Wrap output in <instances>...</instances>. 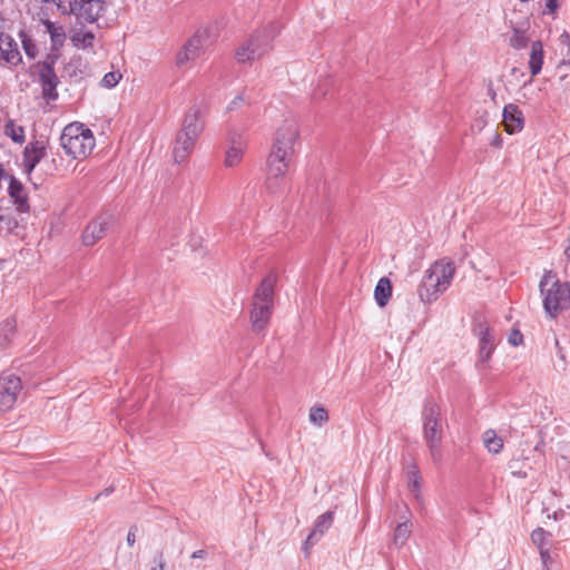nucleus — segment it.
Here are the masks:
<instances>
[{
	"label": "nucleus",
	"instance_id": "obj_1",
	"mask_svg": "<svg viewBox=\"0 0 570 570\" xmlns=\"http://www.w3.org/2000/svg\"><path fill=\"white\" fill-rule=\"evenodd\" d=\"M298 137L299 132L295 120H285L274 135L266 159V187L272 194L278 193L284 184Z\"/></svg>",
	"mask_w": 570,
	"mask_h": 570
},
{
	"label": "nucleus",
	"instance_id": "obj_2",
	"mask_svg": "<svg viewBox=\"0 0 570 570\" xmlns=\"http://www.w3.org/2000/svg\"><path fill=\"white\" fill-rule=\"evenodd\" d=\"M276 283L277 274L269 272L253 295L249 320L252 331L256 334L263 333L271 321Z\"/></svg>",
	"mask_w": 570,
	"mask_h": 570
},
{
	"label": "nucleus",
	"instance_id": "obj_3",
	"mask_svg": "<svg viewBox=\"0 0 570 570\" xmlns=\"http://www.w3.org/2000/svg\"><path fill=\"white\" fill-rule=\"evenodd\" d=\"M455 274L454 263L442 258L436 261L425 272L419 286V297L423 303L435 301L441 293L446 291Z\"/></svg>",
	"mask_w": 570,
	"mask_h": 570
},
{
	"label": "nucleus",
	"instance_id": "obj_4",
	"mask_svg": "<svg viewBox=\"0 0 570 570\" xmlns=\"http://www.w3.org/2000/svg\"><path fill=\"white\" fill-rule=\"evenodd\" d=\"M540 293L546 314L557 318L562 312L570 309V282H561L551 272H547L540 283Z\"/></svg>",
	"mask_w": 570,
	"mask_h": 570
},
{
	"label": "nucleus",
	"instance_id": "obj_5",
	"mask_svg": "<svg viewBox=\"0 0 570 570\" xmlns=\"http://www.w3.org/2000/svg\"><path fill=\"white\" fill-rule=\"evenodd\" d=\"M423 439L430 450L434 463L442 461L443 422L441 410L432 400H425L422 409Z\"/></svg>",
	"mask_w": 570,
	"mask_h": 570
},
{
	"label": "nucleus",
	"instance_id": "obj_6",
	"mask_svg": "<svg viewBox=\"0 0 570 570\" xmlns=\"http://www.w3.org/2000/svg\"><path fill=\"white\" fill-rule=\"evenodd\" d=\"M60 144L75 159L86 158L95 147V137L82 124H70L62 130Z\"/></svg>",
	"mask_w": 570,
	"mask_h": 570
},
{
	"label": "nucleus",
	"instance_id": "obj_7",
	"mask_svg": "<svg viewBox=\"0 0 570 570\" xmlns=\"http://www.w3.org/2000/svg\"><path fill=\"white\" fill-rule=\"evenodd\" d=\"M61 14L75 16L81 23H96L106 10V0H52Z\"/></svg>",
	"mask_w": 570,
	"mask_h": 570
},
{
	"label": "nucleus",
	"instance_id": "obj_8",
	"mask_svg": "<svg viewBox=\"0 0 570 570\" xmlns=\"http://www.w3.org/2000/svg\"><path fill=\"white\" fill-rule=\"evenodd\" d=\"M281 28L277 22H269L268 24L253 31L248 40L257 55V58L263 57L265 53L273 49V41L279 35Z\"/></svg>",
	"mask_w": 570,
	"mask_h": 570
},
{
	"label": "nucleus",
	"instance_id": "obj_9",
	"mask_svg": "<svg viewBox=\"0 0 570 570\" xmlns=\"http://www.w3.org/2000/svg\"><path fill=\"white\" fill-rule=\"evenodd\" d=\"M30 73L37 75L38 80L42 87V95L47 101L56 100L58 98L57 87L59 77L55 68L47 63H33L30 67Z\"/></svg>",
	"mask_w": 570,
	"mask_h": 570
},
{
	"label": "nucleus",
	"instance_id": "obj_10",
	"mask_svg": "<svg viewBox=\"0 0 570 570\" xmlns=\"http://www.w3.org/2000/svg\"><path fill=\"white\" fill-rule=\"evenodd\" d=\"M209 38V31L206 28H200L185 42L179 52L177 53L176 62L183 66L200 56L204 43Z\"/></svg>",
	"mask_w": 570,
	"mask_h": 570
},
{
	"label": "nucleus",
	"instance_id": "obj_11",
	"mask_svg": "<svg viewBox=\"0 0 570 570\" xmlns=\"http://www.w3.org/2000/svg\"><path fill=\"white\" fill-rule=\"evenodd\" d=\"M21 389L22 383L19 376L14 374H2L0 376V412L13 407Z\"/></svg>",
	"mask_w": 570,
	"mask_h": 570
},
{
	"label": "nucleus",
	"instance_id": "obj_12",
	"mask_svg": "<svg viewBox=\"0 0 570 570\" xmlns=\"http://www.w3.org/2000/svg\"><path fill=\"white\" fill-rule=\"evenodd\" d=\"M114 217L109 213H104L91 220L85 228L81 239L85 246H92L100 240L112 224Z\"/></svg>",
	"mask_w": 570,
	"mask_h": 570
},
{
	"label": "nucleus",
	"instance_id": "obj_13",
	"mask_svg": "<svg viewBox=\"0 0 570 570\" xmlns=\"http://www.w3.org/2000/svg\"><path fill=\"white\" fill-rule=\"evenodd\" d=\"M473 333L479 337L480 340V358L482 362H485L490 358L492 351L494 350L495 345V335L488 325V323L484 320H476L473 326Z\"/></svg>",
	"mask_w": 570,
	"mask_h": 570
},
{
	"label": "nucleus",
	"instance_id": "obj_14",
	"mask_svg": "<svg viewBox=\"0 0 570 570\" xmlns=\"http://www.w3.org/2000/svg\"><path fill=\"white\" fill-rule=\"evenodd\" d=\"M205 109H189L183 119L179 132L198 139L205 128Z\"/></svg>",
	"mask_w": 570,
	"mask_h": 570
},
{
	"label": "nucleus",
	"instance_id": "obj_15",
	"mask_svg": "<svg viewBox=\"0 0 570 570\" xmlns=\"http://www.w3.org/2000/svg\"><path fill=\"white\" fill-rule=\"evenodd\" d=\"M334 520V512L327 511L321 514L315 523L311 533L307 535L305 542L303 543V550L306 554L309 553V549L315 546L320 539L324 535V533L332 527Z\"/></svg>",
	"mask_w": 570,
	"mask_h": 570
},
{
	"label": "nucleus",
	"instance_id": "obj_16",
	"mask_svg": "<svg viewBox=\"0 0 570 570\" xmlns=\"http://www.w3.org/2000/svg\"><path fill=\"white\" fill-rule=\"evenodd\" d=\"M46 154L47 151L43 141H30L22 153L23 171L27 175H30Z\"/></svg>",
	"mask_w": 570,
	"mask_h": 570
},
{
	"label": "nucleus",
	"instance_id": "obj_17",
	"mask_svg": "<svg viewBox=\"0 0 570 570\" xmlns=\"http://www.w3.org/2000/svg\"><path fill=\"white\" fill-rule=\"evenodd\" d=\"M9 179L8 195L10 196L17 210L20 213H28L30 209L29 198L23 184L14 176H6Z\"/></svg>",
	"mask_w": 570,
	"mask_h": 570
},
{
	"label": "nucleus",
	"instance_id": "obj_18",
	"mask_svg": "<svg viewBox=\"0 0 570 570\" xmlns=\"http://www.w3.org/2000/svg\"><path fill=\"white\" fill-rule=\"evenodd\" d=\"M196 141L197 138L187 136L178 131L173 148L174 161L176 164L185 163L189 155L193 153Z\"/></svg>",
	"mask_w": 570,
	"mask_h": 570
},
{
	"label": "nucleus",
	"instance_id": "obj_19",
	"mask_svg": "<svg viewBox=\"0 0 570 570\" xmlns=\"http://www.w3.org/2000/svg\"><path fill=\"white\" fill-rule=\"evenodd\" d=\"M502 126L508 134H515L524 126L521 109H502Z\"/></svg>",
	"mask_w": 570,
	"mask_h": 570
},
{
	"label": "nucleus",
	"instance_id": "obj_20",
	"mask_svg": "<svg viewBox=\"0 0 570 570\" xmlns=\"http://www.w3.org/2000/svg\"><path fill=\"white\" fill-rule=\"evenodd\" d=\"M4 48L0 49V59L6 61L11 66H18L22 62V56L19 51L18 43L16 40L8 33L4 37Z\"/></svg>",
	"mask_w": 570,
	"mask_h": 570
},
{
	"label": "nucleus",
	"instance_id": "obj_21",
	"mask_svg": "<svg viewBox=\"0 0 570 570\" xmlns=\"http://www.w3.org/2000/svg\"><path fill=\"white\" fill-rule=\"evenodd\" d=\"M543 45L540 40L533 41L531 45L529 69L531 76H537L541 72L543 66Z\"/></svg>",
	"mask_w": 570,
	"mask_h": 570
},
{
	"label": "nucleus",
	"instance_id": "obj_22",
	"mask_svg": "<svg viewBox=\"0 0 570 570\" xmlns=\"http://www.w3.org/2000/svg\"><path fill=\"white\" fill-rule=\"evenodd\" d=\"M392 296V284L387 277L379 279L375 289L374 297L380 307H384Z\"/></svg>",
	"mask_w": 570,
	"mask_h": 570
},
{
	"label": "nucleus",
	"instance_id": "obj_23",
	"mask_svg": "<svg viewBox=\"0 0 570 570\" xmlns=\"http://www.w3.org/2000/svg\"><path fill=\"white\" fill-rule=\"evenodd\" d=\"M16 330L17 321L14 317H9L0 323V351L9 346Z\"/></svg>",
	"mask_w": 570,
	"mask_h": 570
},
{
	"label": "nucleus",
	"instance_id": "obj_24",
	"mask_svg": "<svg viewBox=\"0 0 570 570\" xmlns=\"http://www.w3.org/2000/svg\"><path fill=\"white\" fill-rule=\"evenodd\" d=\"M483 444L490 453L498 454L502 451L503 440L494 430H487L482 435Z\"/></svg>",
	"mask_w": 570,
	"mask_h": 570
},
{
	"label": "nucleus",
	"instance_id": "obj_25",
	"mask_svg": "<svg viewBox=\"0 0 570 570\" xmlns=\"http://www.w3.org/2000/svg\"><path fill=\"white\" fill-rule=\"evenodd\" d=\"M234 57L238 63L252 62L257 58L248 38L235 50Z\"/></svg>",
	"mask_w": 570,
	"mask_h": 570
},
{
	"label": "nucleus",
	"instance_id": "obj_26",
	"mask_svg": "<svg viewBox=\"0 0 570 570\" xmlns=\"http://www.w3.org/2000/svg\"><path fill=\"white\" fill-rule=\"evenodd\" d=\"M243 144L240 141L233 142V145L227 149L225 156V166L234 167L242 161L243 158Z\"/></svg>",
	"mask_w": 570,
	"mask_h": 570
},
{
	"label": "nucleus",
	"instance_id": "obj_27",
	"mask_svg": "<svg viewBox=\"0 0 570 570\" xmlns=\"http://www.w3.org/2000/svg\"><path fill=\"white\" fill-rule=\"evenodd\" d=\"M18 36L21 40L22 49H23L26 56L29 59H35L38 56L39 50H38L37 45L33 42L31 36L24 29H21L19 31Z\"/></svg>",
	"mask_w": 570,
	"mask_h": 570
},
{
	"label": "nucleus",
	"instance_id": "obj_28",
	"mask_svg": "<svg viewBox=\"0 0 570 570\" xmlns=\"http://www.w3.org/2000/svg\"><path fill=\"white\" fill-rule=\"evenodd\" d=\"M95 33L92 31H77L71 36V42L76 48H92L95 41Z\"/></svg>",
	"mask_w": 570,
	"mask_h": 570
},
{
	"label": "nucleus",
	"instance_id": "obj_29",
	"mask_svg": "<svg viewBox=\"0 0 570 570\" xmlns=\"http://www.w3.org/2000/svg\"><path fill=\"white\" fill-rule=\"evenodd\" d=\"M81 58H72L70 61L63 63V67L60 71V77L63 79H73L78 77L80 72Z\"/></svg>",
	"mask_w": 570,
	"mask_h": 570
},
{
	"label": "nucleus",
	"instance_id": "obj_30",
	"mask_svg": "<svg viewBox=\"0 0 570 570\" xmlns=\"http://www.w3.org/2000/svg\"><path fill=\"white\" fill-rule=\"evenodd\" d=\"M409 489L415 498L420 495V471L416 464H412L407 470Z\"/></svg>",
	"mask_w": 570,
	"mask_h": 570
},
{
	"label": "nucleus",
	"instance_id": "obj_31",
	"mask_svg": "<svg viewBox=\"0 0 570 570\" xmlns=\"http://www.w3.org/2000/svg\"><path fill=\"white\" fill-rule=\"evenodd\" d=\"M6 135L9 136L14 142L22 144L24 141V129L17 126L13 120H9L6 125Z\"/></svg>",
	"mask_w": 570,
	"mask_h": 570
},
{
	"label": "nucleus",
	"instance_id": "obj_32",
	"mask_svg": "<svg viewBox=\"0 0 570 570\" xmlns=\"http://www.w3.org/2000/svg\"><path fill=\"white\" fill-rule=\"evenodd\" d=\"M411 524L409 522H402L397 524L394 531V543L403 546L411 534Z\"/></svg>",
	"mask_w": 570,
	"mask_h": 570
},
{
	"label": "nucleus",
	"instance_id": "obj_33",
	"mask_svg": "<svg viewBox=\"0 0 570 570\" xmlns=\"http://www.w3.org/2000/svg\"><path fill=\"white\" fill-rule=\"evenodd\" d=\"M529 38L525 35L524 30L520 28H513V35L510 38V46L514 49H523L528 46Z\"/></svg>",
	"mask_w": 570,
	"mask_h": 570
},
{
	"label": "nucleus",
	"instance_id": "obj_34",
	"mask_svg": "<svg viewBox=\"0 0 570 570\" xmlns=\"http://www.w3.org/2000/svg\"><path fill=\"white\" fill-rule=\"evenodd\" d=\"M309 420L317 426H322L328 421V413L324 406H314L309 411Z\"/></svg>",
	"mask_w": 570,
	"mask_h": 570
},
{
	"label": "nucleus",
	"instance_id": "obj_35",
	"mask_svg": "<svg viewBox=\"0 0 570 570\" xmlns=\"http://www.w3.org/2000/svg\"><path fill=\"white\" fill-rule=\"evenodd\" d=\"M548 537H550V533L547 532L542 528H537L531 533V540H532L533 544H535L538 547L539 551L543 550V549H548L547 548Z\"/></svg>",
	"mask_w": 570,
	"mask_h": 570
},
{
	"label": "nucleus",
	"instance_id": "obj_36",
	"mask_svg": "<svg viewBox=\"0 0 570 570\" xmlns=\"http://www.w3.org/2000/svg\"><path fill=\"white\" fill-rule=\"evenodd\" d=\"M51 41V51H59L65 41H66V32L62 26H59L58 30L50 33Z\"/></svg>",
	"mask_w": 570,
	"mask_h": 570
},
{
	"label": "nucleus",
	"instance_id": "obj_37",
	"mask_svg": "<svg viewBox=\"0 0 570 570\" xmlns=\"http://www.w3.org/2000/svg\"><path fill=\"white\" fill-rule=\"evenodd\" d=\"M554 344L557 347V354H556V360H554L553 366L558 372H566V370H567L566 353H564L563 348L560 347L558 338H554Z\"/></svg>",
	"mask_w": 570,
	"mask_h": 570
},
{
	"label": "nucleus",
	"instance_id": "obj_38",
	"mask_svg": "<svg viewBox=\"0 0 570 570\" xmlns=\"http://www.w3.org/2000/svg\"><path fill=\"white\" fill-rule=\"evenodd\" d=\"M121 77L122 76L119 71H110L104 76L101 83L106 88H114L116 85H118Z\"/></svg>",
	"mask_w": 570,
	"mask_h": 570
},
{
	"label": "nucleus",
	"instance_id": "obj_39",
	"mask_svg": "<svg viewBox=\"0 0 570 570\" xmlns=\"http://www.w3.org/2000/svg\"><path fill=\"white\" fill-rule=\"evenodd\" d=\"M61 57V52L60 50L59 51H49L45 59L41 60V61H38L37 63H47V65H50L52 68H55V65L57 63V61L60 59Z\"/></svg>",
	"mask_w": 570,
	"mask_h": 570
},
{
	"label": "nucleus",
	"instance_id": "obj_40",
	"mask_svg": "<svg viewBox=\"0 0 570 570\" xmlns=\"http://www.w3.org/2000/svg\"><path fill=\"white\" fill-rule=\"evenodd\" d=\"M539 553L542 561L543 570H550V566L552 564L553 560L549 552V549L540 550Z\"/></svg>",
	"mask_w": 570,
	"mask_h": 570
},
{
	"label": "nucleus",
	"instance_id": "obj_41",
	"mask_svg": "<svg viewBox=\"0 0 570 570\" xmlns=\"http://www.w3.org/2000/svg\"><path fill=\"white\" fill-rule=\"evenodd\" d=\"M559 45L566 48L567 57L570 56V33L568 31H563L559 37Z\"/></svg>",
	"mask_w": 570,
	"mask_h": 570
},
{
	"label": "nucleus",
	"instance_id": "obj_42",
	"mask_svg": "<svg viewBox=\"0 0 570 570\" xmlns=\"http://www.w3.org/2000/svg\"><path fill=\"white\" fill-rule=\"evenodd\" d=\"M522 341H523V335L521 334V332L518 331V330H513L512 333L509 336V342L513 346H518V345H520L522 343Z\"/></svg>",
	"mask_w": 570,
	"mask_h": 570
},
{
	"label": "nucleus",
	"instance_id": "obj_43",
	"mask_svg": "<svg viewBox=\"0 0 570 570\" xmlns=\"http://www.w3.org/2000/svg\"><path fill=\"white\" fill-rule=\"evenodd\" d=\"M544 7L550 14H554L559 7V0H544Z\"/></svg>",
	"mask_w": 570,
	"mask_h": 570
},
{
	"label": "nucleus",
	"instance_id": "obj_44",
	"mask_svg": "<svg viewBox=\"0 0 570 570\" xmlns=\"http://www.w3.org/2000/svg\"><path fill=\"white\" fill-rule=\"evenodd\" d=\"M43 26L46 27V31L50 35L51 32L58 30L59 26H56L55 22H52L49 19L42 20Z\"/></svg>",
	"mask_w": 570,
	"mask_h": 570
},
{
	"label": "nucleus",
	"instance_id": "obj_45",
	"mask_svg": "<svg viewBox=\"0 0 570 570\" xmlns=\"http://www.w3.org/2000/svg\"><path fill=\"white\" fill-rule=\"evenodd\" d=\"M563 58L560 60V62L557 65V68L560 69L562 67H570V56L567 57V52H563L561 50Z\"/></svg>",
	"mask_w": 570,
	"mask_h": 570
},
{
	"label": "nucleus",
	"instance_id": "obj_46",
	"mask_svg": "<svg viewBox=\"0 0 570 570\" xmlns=\"http://www.w3.org/2000/svg\"><path fill=\"white\" fill-rule=\"evenodd\" d=\"M487 95L491 98V101H492L493 105H498V101L495 99L497 94L493 90L491 82L489 83V86L487 88Z\"/></svg>",
	"mask_w": 570,
	"mask_h": 570
},
{
	"label": "nucleus",
	"instance_id": "obj_47",
	"mask_svg": "<svg viewBox=\"0 0 570 570\" xmlns=\"http://www.w3.org/2000/svg\"><path fill=\"white\" fill-rule=\"evenodd\" d=\"M135 529L136 528H131L127 534V543L128 546L132 547L136 542V534H135Z\"/></svg>",
	"mask_w": 570,
	"mask_h": 570
},
{
	"label": "nucleus",
	"instance_id": "obj_48",
	"mask_svg": "<svg viewBox=\"0 0 570 570\" xmlns=\"http://www.w3.org/2000/svg\"><path fill=\"white\" fill-rule=\"evenodd\" d=\"M490 144L492 146H494V147H498V148L501 147L502 146V138H501V136L498 132H495L494 136H493V139L491 140Z\"/></svg>",
	"mask_w": 570,
	"mask_h": 570
},
{
	"label": "nucleus",
	"instance_id": "obj_49",
	"mask_svg": "<svg viewBox=\"0 0 570 570\" xmlns=\"http://www.w3.org/2000/svg\"><path fill=\"white\" fill-rule=\"evenodd\" d=\"M207 556V552L203 549L196 550L191 553L193 559H204Z\"/></svg>",
	"mask_w": 570,
	"mask_h": 570
},
{
	"label": "nucleus",
	"instance_id": "obj_50",
	"mask_svg": "<svg viewBox=\"0 0 570 570\" xmlns=\"http://www.w3.org/2000/svg\"><path fill=\"white\" fill-rule=\"evenodd\" d=\"M165 567H166V562L164 560L163 553H160L158 562H157V567L153 568L151 570H165Z\"/></svg>",
	"mask_w": 570,
	"mask_h": 570
},
{
	"label": "nucleus",
	"instance_id": "obj_51",
	"mask_svg": "<svg viewBox=\"0 0 570 570\" xmlns=\"http://www.w3.org/2000/svg\"><path fill=\"white\" fill-rule=\"evenodd\" d=\"M239 101H240V102H246V104H248V105L250 104L249 101L245 100V98H244L242 95H238V96H236V97L233 99V101L230 102V105H232V106H235V105L239 104Z\"/></svg>",
	"mask_w": 570,
	"mask_h": 570
},
{
	"label": "nucleus",
	"instance_id": "obj_52",
	"mask_svg": "<svg viewBox=\"0 0 570 570\" xmlns=\"http://www.w3.org/2000/svg\"><path fill=\"white\" fill-rule=\"evenodd\" d=\"M112 491H114V489H112V488H107V489H105L102 492L98 493V494L96 495L95 500H98V499H99L100 497H102V495L107 497V495H109Z\"/></svg>",
	"mask_w": 570,
	"mask_h": 570
},
{
	"label": "nucleus",
	"instance_id": "obj_53",
	"mask_svg": "<svg viewBox=\"0 0 570 570\" xmlns=\"http://www.w3.org/2000/svg\"><path fill=\"white\" fill-rule=\"evenodd\" d=\"M318 95L326 96L327 91L323 90L322 85L318 86V89L314 92V97L316 98Z\"/></svg>",
	"mask_w": 570,
	"mask_h": 570
},
{
	"label": "nucleus",
	"instance_id": "obj_54",
	"mask_svg": "<svg viewBox=\"0 0 570 570\" xmlns=\"http://www.w3.org/2000/svg\"><path fill=\"white\" fill-rule=\"evenodd\" d=\"M512 474L518 475L520 478H527V473L521 471H512Z\"/></svg>",
	"mask_w": 570,
	"mask_h": 570
},
{
	"label": "nucleus",
	"instance_id": "obj_55",
	"mask_svg": "<svg viewBox=\"0 0 570 570\" xmlns=\"http://www.w3.org/2000/svg\"><path fill=\"white\" fill-rule=\"evenodd\" d=\"M503 107L510 108V107H517V106L510 102V104L504 105Z\"/></svg>",
	"mask_w": 570,
	"mask_h": 570
},
{
	"label": "nucleus",
	"instance_id": "obj_56",
	"mask_svg": "<svg viewBox=\"0 0 570 570\" xmlns=\"http://www.w3.org/2000/svg\"><path fill=\"white\" fill-rule=\"evenodd\" d=\"M2 266H3V261L0 259V269H2Z\"/></svg>",
	"mask_w": 570,
	"mask_h": 570
}]
</instances>
